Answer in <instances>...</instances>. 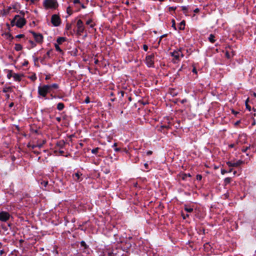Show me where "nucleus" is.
I'll return each instance as SVG.
<instances>
[{"instance_id": "1", "label": "nucleus", "mask_w": 256, "mask_h": 256, "mask_svg": "<svg viewBox=\"0 0 256 256\" xmlns=\"http://www.w3.org/2000/svg\"><path fill=\"white\" fill-rule=\"evenodd\" d=\"M26 20L19 15H16L11 22L12 26L16 25L18 28H22L26 24Z\"/></svg>"}, {"instance_id": "2", "label": "nucleus", "mask_w": 256, "mask_h": 256, "mask_svg": "<svg viewBox=\"0 0 256 256\" xmlns=\"http://www.w3.org/2000/svg\"><path fill=\"white\" fill-rule=\"evenodd\" d=\"M49 85H44L38 87V94L40 96L46 98L48 93L50 92Z\"/></svg>"}, {"instance_id": "3", "label": "nucleus", "mask_w": 256, "mask_h": 256, "mask_svg": "<svg viewBox=\"0 0 256 256\" xmlns=\"http://www.w3.org/2000/svg\"><path fill=\"white\" fill-rule=\"evenodd\" d=\"M44 5L47 8H56L58 6V3L56 0H46Z\"/></svg>"}, {"instance_id": "4", "label": "nucleus", "mask_w": 256, "mask_h": 256, "mask_svg": "<svg viewBox=\"0 0 256 256\" xmlns=\"http://www.w3.org/2000/svg\"><path fill=\"white\" fill-rule=\"evenodd\" d=\"M154 55L152 54L146 58V62L148 67H154Z\"/></svg>"}, {"instance_id": "5", "label": "nucleus", "mask_w": 256, "mask_h": 256, "mask_svg": "<svg viewBox=\"0 0 256 256\" xmlns=\"http://www.w3.org/2000/svg\"><path fill=\"white\" fill-rule=\"evenodd\" d=\"M77 27V34L78 35H81L83 33L85 30V27L83 24L82 21L81 20H78L76 22Z\"/></svg>"}, {"instance_id": "6", "label": "nucleus", "mask_w": 256, "mask_h": 256, "mask_svg": "<svg viewBox=\"0 0 256 256\" xmlns=\"http://www.w3.org/2000/svg\"><path fill=\"white\" fill-rule=\"evenodd\" d=\"M10 214L8 212L2 210L0 212V221L6 222L10 218Z\"/></svg>"}, {"instance_id": "7", "label": "nucleus", "mask_w": 256, "mask_h": 256, "mask_svg": "<svg viewBox=\"0 0 256 256\" xmlns=\"http://www.w3.org/2000/svg\"><path fill=\"white\" fill-rule=\"evenodd\" d=\"M51 22L54 26H58L60 24V18L57 14H53L52 16Z\"/></svg>"}, {"instance_id": "8", "label": "nucleus", "mask_w": 256, "mask_h": 256, "mask_svg": "<svg viewBox=\"0 0 256 256\" xmlns=\"http://www.w3.org/2000/svg\"><path fill=\"white\" fill-rule=\"evenodd\" d=\"M30 32L32 34L36 42L38 43H40L43 40V36L40 34H37L34 32L31 31Z\"/></svg>"}, {"instance_id": "9", "label": "nucleus", "mask_w": 256, "mask_h": 256, "mask_svg": "<svg viewBox=\"0 0 256 256\" xmlns=\"http://www.w3.org/2000/svg\"><path fill=\"white\" fill-rule=\"evenodd\" d=\"M243 161L242 160H238L236 162H228L226 164L229 167H238L243 163Z\"/></svg>"}, {"instance_id": "10", "label": "nucleus", "mask_w": 256, "mask_h": 256, "mask_svg": "<svg viewBox=\"0 0 256 256\" xmlns=\"http://www.w3.org/2000/svg\"><path fill=\"white\" fill-rule=\"evenodd\" d=\"M82 174H80L78 172H76L72 175L73 178L74 180L79 182L82 180L80 178V176Z\"/></svg>"}, {"instance_id": "11", "label": "nucleus", "mask_w": 256, "mask_h": 256, "mask_svg": "<svg viewBox=\"0 0 256 256\" xmlns=\"http://www.w3.org/2000/svg\"><path fill=\"white\" fill-rule=\"evenodd\" d=\"M21 75L18 74L14 73L12 77L16 81H20L21 80Z\"/></svg>"}, {"instance_id": "12", "label": "nucleus", "mask_w": 256, "mask_h": 256, "mask_svg": "<svg viewBox=\"0 0 256 256\" xmlns=\"http://www.w3.org/2000/svg\"><path fill=\"white\" fill-rule=\"evenodd\" d=\"M12 87L8 86V87H4L2 89V92L4 93L12 92Z\"/></svg>"}, {"instance_id": "13", "label": "nucleus", "mask_w": 256, "mask_h": 256, "mask_svg": "<svg viewBox=\"0 0 256 256\" xmlns=\"http://www.w3.org/2000/svg\"><path fill=\"white\" fill-rule=\"evenodd\" d=\"M64 107V104L62 102H60L57 104V109L59 110H62Z\"/></svg>"}, {"instance_id": "14", "label": "nucleus", "mask_w": 256, "mask_h": 256, "mask_svg": "<svg viewBox=\"0 0 256 256\" xmlns=\"http://www.w3.org/2000/svg\"><path fill=\"white\" fill-rule=\"evenodd\" d=\"M180 52H174L172 53V56L175 58L176 59H178L180 56Z\"/></svg>"}, {"instance_id": "15", "label": "nucleus", "mask_w": 256, "mask_h": 256, "mask_svg": "<svg viewBox=\"0 0 256 256\" xmlns=\"http://www.w3.org/2000/svg\"><path fill=\"white\" fill-rule=\"evenodd\" d=\"M66 40V38L64 37H59L58 38L56 42L58 44H62Z\"/></svg>"}, {"instance_id": "16", "label": "nucleus", "mask_w": 256, "mask_h": 256, "mask_svg": "<svg viewBox=\"0 0 256 256\" xmlns=\"http://www.w3.org/2000/svg\"><path fill=\"white\" fill-rule=\"evenodd\" d=\"M184 26H185V22L184 20H182L179 24V29L180 30H184Z\"/></svg>"}, {"instance_id": "17", "label": "nucleus", "mask_w": 256, "mask_h": 256, "mask_svg": "<svg viewBox=\"0 0 256 256\" xmlns=\"http://www.w3.org/2000/svg\"><path fill=\"white\" fill-rule=\"evenodd\" d=\"M86 24H87V25L90 24V28H93L95 25L94 24H92V19H90L88 20H87L86 22Z\"/></svg>"}, {"instance_id": "18", "label": "nucleus", "mask_w": 256, "mask_h": 256, "mask_svg": "<svg viewBox=\"0 0 256 256\" xmlns=\"http://www.w3.org/2000/svg\"><path fill=\"white\" fill-rule=\"evenodd\" d=\"M214 38V36L212 34H210L208 38V40L211 42L214 43L216 41Z\"/></svg>"}, {"instance_id": "19", "label": "nucleus", "mask_w": 256, "mask_h": 256, "mask_svg": "<svg viewBox=\"0 0 256 256\" xmlns=\"http://www.w3.org/2000/svg\"><path fill=\"white\" fill-rule=\"evenodd\" d=\"M49 86L50 91L52 88L57 89L58 88V84H52L49 85Z\"/></svg>"}, {"instance_id": "20", "label": "nucleus", "mask_w": 256, "mask_h": 256, "mask_svg": "<svg viewBox=\"0 0 256 256\" xmlns=\"http://www.w3.org/2000/svg\"><path fill=\"white\" fill-rule=\"evenodd\" d=\"M22 47L21 44H15V50L16 51H20L22 50Z\"/></svg>"}, {"instance_id": "21", "label": "nucleus", "mask_w": 256, "mask_h": 256, "mask_svg": "<svg viewBox=\"0 0 256 256\" xmlns=\"http://www.w3.org/2000/svg\"><path fill=\"white\" fill-rule=\"evenodd\" d=\"M232 181V178H226L224 180V183L225 185H227L229 184Z\"/></svg>"}, {"instance_id": "22", "label": "nucleus", "mask_w": 256, "mask_h": 256, "mask_svg": "<svg viewBox=\"0 0 256 256\" xmlns=\"http://www.w3.org/2000/svg\"><path fill=\"white\" fill-rule=\"evenodd\" d=\"M184 210L188 212H193V208L190 207L186 206Z\"/></svg>"}, {"instance_id": "23", "label": "nucleus", "mask_w": 256, "mask_h": 256, "mask_svg": "<svg viewBox=\"0 0 256 256\" xmlns=\"http://www.w3.org/2000/svg\"><path fill=\"white\" fill-rule=\"evenodd\" d=\"M8 73L7 74V78L8 79H10L13 76V73L12 72V70H8Z\"/></svg>"}, {"instance_id": "24", "label": "nucleus", "mask_w": 256, "mask_h": 256, "mask_svg": "<svg viewBox=\"0 0 256 256\" xmlns=\"http://www.w3.org/2000/svg\"><path fill=\"white\" fill-rule=\"evenodd\" d=\"M248 101H249V98H248L246 100L245 104H246V108L250 111V106L248 104Z\"/></svg>"}, {"instance_id": "25", "label": "nucleus", "mask_w": 256, "mask_h": 256, "mask_svg": "<svg viewBox=\"0 0 256 256\" xmlns=\"http://www.w3.org/2000/svg\"><path fill=\"white\" fill-rule=\"evenodd\" d=\"M98 150H99L98 148H96L92 149V152L94 154H96L98 152Z\"/></svg>"}, {"instance_id": "26", "label": "nucleus", "mask_w": 256, "mask_h": 256, "mask_svg": "<svg viewBox=\"0 0 256 256\" xmlns=\"http://www.w3.org/2000/svg\"><path fill=\"white\" fill-rule=\"evenodd\" d=\"M188 177H190L191 176H190V174H185L182 175V178L183 180H185L186 178V177H188Z\"/></svg>"}, {"instance_id": "27", "label": "nucleus", "mask_w": 256, "mask_h": 256, "mask_svg": "<svg viewBox=\"0 0 256 256\" xmlns=\"http://www.w3.org/2000/svg\"><path fill=\"white\" fill-rule=\"evenodd\" d=\"M29 42L31 44V48H34L36 46L35 42L32 40H29Z\"/></svg>"}, {"instance_id": "28", "label": "nucleus", "mask_w": 256, "mask_h": 256, "mask_svg": "<svg viewBox=\"0 0 256 256\" xmlns=\"http://www.w3.org/2000/svg\"><path fill=\"white\" fill-rule=\"evenodd\" d=\"M71 28H72V24H66V28L67 30H70Z\"/></svg>"}, {"instance_id": "29", "label": "nucleus", "mask_w": 256, "mask_h": 256, "mask_svg": "<svg viewBox=\"0 0 256 256\" xmlns=\"http://www.w3.org/2000/svg\"><path fill=\"white\" fill-rule=\"evenodd\" d=\"M28 146L30 148H32V149H34L36 147V145H31L30 144H28Z\"/></svg>"}, {"instance_id": "30", "label": "nucleus", "mask_w": 256, "mask_h": 256, "mask_svg": "<svg viewBox=\"0 0 256 256\" xmlns=\"http://www.w3.org/2000/svg\"><path fill=\"white\" fill-rule=\"evenodd\" d=\"M67 12L70 15L72 14V11L70 7L67 8Z\"/></svg>"}, {"instance_id": "31", "label": "nucleus", "mask_w": 256, "mask_h": 256, "mask_svg": "<svg viewBox=\"0 0 256 256\" xmlns=\"http://www.w3.org/2000/svg\"><path fill=\"white\" fill-rule=\"evenodd\" d=\"M55 48H56V50L60 51V52L62 51L60 48L59 47V46L58 44H55Z\"/></svg>"}, {"instance_id": "32", "label": "nucleus", "mask_w": 256, "mask_h": 256, "mask_svg": "<svg viewBox=\"0 0 256 256\" xmlns=\"http://www.w3.org/2000/svg\"><path fill=\"white\" fill-rule=\"evenodd\" d=\"M202 178V176L201 175H200V174H198L196 176V180H200Z\"/></svg>"}, {"instance_id": "33", "label": "nucleus", "mask_w": 256, "mask_h": 256, "mask_svg": "<svg viewBox=\"0 0 256 256\" xmlns=\"http://www.w3.org/2000/svg\"><path fill=\"white\" fill-rule=\"evenodd\" d=\"M45 142H43L42 144H36V147H38V148H41L43 146V144H44Z\"/></svg>"}, {"instance_id": "34", "label": "nucleus", "mask_w": 256, "mask_h": 256, "mask_svg": "<svg viewBox=\"0 0 256 256\" xmlns=\"http://www.w3.org/2000/svg\"><path fill=\"white\" fill-rule=\"evenodd\" d=\"M84 102L86 104L89 103L90 102V98L88 97H86L84 100Z\"/></svg>"}, {"instance_id": "35", "label": "nucleus", "mask_w": 256, "mask_h": 256, "mask_svg": "<svg viewBox=\"0 0 256 256\" xmlns=\"http://www.w3.org/2000/svg\"><path fill=\"white\" fill-rule=\"evenodd\" d=\"M172 26L174 28V30H176V27L175 26V21L174 20H172Z\"/></svg>"}, {"instance_id": "36", "label": "nucleus", "mask_w": 256, "mask_h": 256, "mask_svg": "<svg viewBox=\"0 0 256 256\" xmlns=\"http://www.w3.org/2000/svg\"><path fill=\"white\" fill-rule=\"evenodd\" d=\"M143 48L144 51H147L148 50V46L146 44L144 45Z\"/></svg>"}, {"instance_id": "37", "label": "nucleus", "mask_w": 256, "mask_h": 256, "mask_svg": "<svg viewBox=\"0 0 256 256\" xmlns=\"http://www.w3.org/2000/svg\"><path fill=\"white\" fill-rule=\"evenodd\" d=\"M24 36V35L22 34H18L16 36V37L18 38H23Z\"/></svg>"}, {"instance_id": "38", "label": "nucleus", "mask_w": 256, "mask_h": 256, "mask_svg": "<svg viewBox=\"0 0 256 256\" xmlns=\"http://www.w3.org/2000/svg\"><path fill=\"white\" fill-rule=\"evenodd\" d=\"M226 172H228L224 170H221V173L222 174H226Z\"/></svg>"}, {"instance_id": "39", "label": "nucleus", "mask_w": 256, "mask_h": 256, "mask_svg": "<svg viewBox=\"0 0 256 256\" xmlns=\"http://www.w3.org/2000/svg\"><path fill=\"white\" fill-rule=\"evenodd\" d=\"M81 245H82V246H85V247H86V243H85V242H84V241H82V242H81Z\"/></svg>"}, {"instance_id": "40", "label": "nucleus", "mask_w": 256, "mask_h": 256, "mask_svg": "<svg viewBox=\"0 0 256 256\" xmlns=\"http://www.w3.org/2000/svg\"><path fill=\"white\" fill-rule=\"evenodd\" d=\"M152 151H151V150H148V152H146V154H147V155H148V156H150V155L152 154Z\"/></svg>"}, {"instance_id": "41", "label": "nucleus", "mask_w": 256, "mask_h": 256, "mask_svg": "<svg viewBox=\"0 0 256 256\" xmlns=\"http://www.w3.org/2000/svg\"><path fill=\"white\" fill-rule=\"evenodd\" d=\"M226 56L227 58H230V54H229V53L228 52H226Z\"/></svg>"}, {"instance_id": "42", "label": "nucleus", "mask_w": 256, "mask_h": 256, "mask_svg": "<svg viewBox=\"0 0 256 256\" xmlns=\"http://www.w3.org/2000/svg\"><path fill=\"white\" fill-rule=\"evenodd\" d=\"M80 2V0H74V4H78Z\"/></svg>"}, {"instance_id": "43", "label": "nucleus", "mask_w": 256, "mask_h": 256, "mask_svg": "<svg viewBox=\"0 0 256 256\" xmlns=\"http://www.w3.org/2000/svg\"><path fill=\"white\" fill-rule=\"evenodd\" d=\"M192 72H194V73H196V74L197 73L196 70V68H193Z\"/></svg>"}, {"instance_id": "44", "label": "nucleus", "mask_w": 256, "mask_h": 256, "mask_svg": "<svg viewBox=\"0 0 256 256\" xmlns=\"http://www.w3.org/2000/svg\"><path fill=\"white\" fill-rule=\"evenodd\" d=\"M199 12V9L198 8H196L194 10V12Z\"/></svg>"}, {"instance_id": "45", "label": "nucleus", "mask_w": 256, "mask_h": 256, "mask_svg": "<svg viewBox=\"0 0 256 256\" xmlns=\"http://www.w3.org/2000/svg\"><path fill=\"white\" fill-rule=\"evenodd\" d=\"M48 182H44V185L46 186L48 184Z\"/></svg>"}, {"instance_id": "46", "label": "nucleus", "mask_w": 256, "mask_h": 256, "mask_svg": "<svg viewBox=\"0 0 256 256\" xmlns=\"http://www.w3.org/2000/svg\"><path fill=\"white\" fill-rule=\"evenodd\" d=\"M4 252V251L3 250H1L0 251V256H2Z\"/></svg>"}, {"instance_id": "47", "label": "nucleus", "mask_w": 256, "mask_h": 256, "mask_svg": "<svg viewBox=\"0 0 256 256\" xmlns=\"http://www.w3.org/2000/svg\"><path fill=\"white\" fill-rule=\"evenodd\" d=\"M144 166H145V168H148V164H144Z\"/></svg>"}, {"instance_id": "48", "label": "nucleus", "mask_w": 256, "mask_h": 256, "mask_svg": "<svg viewBox=\"0 0 256 256\" xmlns=\"http://www.w3.org/2000/svg\"><path fill=\"white\" fill-rule=\"evenodd\" d=\"M56 120L58 122L60 121L61 118H56Z\"/></svg>"}, {"instance_id": "49", "label": "nucleus", "mask_w": 256, "mask_h": 256, "mask_svg": "<svg viewBox=\"0 0 256 256\" xmlns=\"http://www.w3.org/2000/svg\"><path fill=\"white\" fill-rule=\"evenodd\" d=\"M13 106H14V103L12 102V103L10 104V107H12Z\"/></svg>"}, {"instance_id": "50", "label": "nucleus", "mask_w": 256, "mask_h": 256, "mask_svg": "<svg viewBox=\"0 0 256 256\" xmlns=\"http://www.w3.org/2000/svg\"><path fill=\"white\" fill-rule=\"evenodd\" d=\"M166 36V35H165V34H164V35H163V36H160V41L162 40V38H164V36Z\"/></svg>"}, {"instance_id": "51", "label": "nucleus", "mask_w": 256, "mask_h": 256, "mask_svg": "<svg viewBox=\"0 0 256 256\" xmlns=\"http://www.w3.org/2000/svg\"><path fill=\"white\" fill-rule=\"evenodd\" d=\"M116 146H117V144L116 143H114L112 146L116 147Z\"/></svg>"}, {"instance_id": "52", "label": "nucleus", "mask_w": 256, "mask_h": 256, "mask_svg": "<svg viewBox=\"0 0 256 256\" xmlns=\"http://www.w3.org/2000/svg\"><path fill=\"white\" fill-rule=\"evenodd\" d=\"M252 94H253L254 96L256 98V92H254Z\"/></svg>"}, {"instance_id": "53", "label": "nucleus", "mask_w": 256, "mask_h": 256, "mask_svg": "<svg viewBox=\"0 0 256 256\" xmlns=\"http://www.w3.org/2000/svg\"><path fill=\"white\" fill-rule=\"evenodd\" d=\"M32 80H35L36 79V76H34V77H32Z\"/></svg>"}, {"instance_id": "54", "label": "nucleus", "mask_w": 256, "mask_h": 256, "mask_svg": "<svg viewBox=\"0 0 256 256\" xmlns=\"http://www.w3.org/2000/svg\"><path fill=\"white\" fill-rule=\"evenodd\" d=\"M115 150L116 151V152L118 151V150H120V148H115Z\"/></svg>"}, {"instance_id": "55", "label": "nucleus", "mask_w": 256, "mask_h": 256, "mask_svg": "<svg viewBox=\"0 0 256 256\" xmlns=\"http://www.w3.org/2000/svg\"><path fill=\"white\" fill-rule=\"evenodd\" d=\"M232 171V168H230V170H228V172H230Z\"/></svg>"}, {"instance_id": "56", "label": "nucleus", "mask_w": 256, "mask_h": 256, "mask_svg": "<svg viewBox=\"0 0 256 256\" xmlns=\"http://www.w3.org/2000/svg\"><path fill=\"white\" fill-rule=\"evenodd\" d=\"M50 96H52V98H56V96H53L52 94H51Z\"/></svg>"}, {"instance_id": "57", "label": "nucleus", "mask_w": 256, "mask_h": 256, "mask_svg": "<svg viewBox=\"0 0 256 256\" xmlns=\"http://www.w3.org/2000/svg\"><path fill=\"white\" fill-rule=\"evenodd\" d=\"M34 152L35 154H40L38 152H36V151H34Z\"/></svg>"}, {"instance_id": "58", "label": "nucleus", "mask_w": 256, "mask_h": 256, "mask_svg": "<svg viewBox=\"0 0 256 256\" xmlns=\"http://www.w3.org/2000/svg\"><path fill=\"white\" fill-rule=\"evenodd\" d=\"M186 7H182V10H186Z\"/></svg>"}, {"instance_id": "59", "label": "nucleus", "mask_w": 256, "mask_h": 256, "mask_svg": "<svg viewBox=\"0 0 256 256\" xmlns=\"http://www.w3.org/2000/svg\"><path fill=\"white\" fill-rule=\"evenodd\" d=\"M82 8H86V7H85L83 4L82 6Z\"/></svg>"}, {"instance_id": "60", "label": "nucleus", "mask_w": 256, "mask_h": 256, "mask_svg": "<svg viewBox=\"0 0 256 256\" xmlns=\"http://www.w3.org/2000/svg\"><path fill=\"white\" fill-rule=\"evenodd\" d=\"M186 217H188V216H189V215H188V214H186Z\"/></svg>"}, {"instance_id": "61", "label": "nucleus", "mask_w": 256, "mask_h": 256, "mask_svg": "<svg viewBox=\"0 0 256 256\" xmlns=\"http://www.w3.org/2000/svg\"><path fill=\"white\" fill-rule=\"evenodd\" d=\"M183 218H184V219H185V218H186V216H183Z\"/></svg>"}, {"instance_id": "62", "label": "nucleus", "mask_w": 256, "mask_h": 256, "mask_svg": "<svg viewBox=\"0 0 256 256\" xmlns=\"http://www.w3.org/2000/svg\"><path fill=\"white\" fill-rule=\"evenodd\" d=\"M248 148H245V150H244V152H246V150H248Z\"/></svg>"}, {"instance_id": "63", "label": "nucleus", "mask_w": 256, "mask_h": 256, "mask_svg": "<svg viewBox=\"0 0 256 256\" xmlns=\"http://www.w3.org/2000/svg\"><path fill=\"white\" fill-rule=\"evenodd\" d=\"M236 171H234V174H236Z\"/></svg>"}, {"instance_id": "64", "label": "nucleus", "mask_w": 256, "mask_h": 256, "mask_svg": "<svg viewBox=\"0 0 256 256\" xmlns=\"http://www.w3.org/2000/svg\"><path fill=\"white\" fill-rule=\"evenodd\" d=\"M46 80H48L49 78H48V76H46Z\"/></svg>"}]
</instances>
